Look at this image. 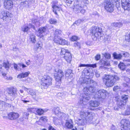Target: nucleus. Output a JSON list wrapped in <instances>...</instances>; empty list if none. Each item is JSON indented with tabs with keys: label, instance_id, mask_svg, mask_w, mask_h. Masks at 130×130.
<instances>
[{
	"label": "nucleus",
	"instance_id": "dca6fc26",
	"mask_svg": "<svg viewBox=\"0 0 130 130\" xmlns=\"http://www.w3.org/2000/svg\"><path fill=\"white\" fill-rule=\"evenodd\" d=\"M3 4L4 8L7 9L11 10L13 7V3L11 0H5Z\"/></svg>",
	"mask_w": 130,
	"mask_h": 130
},
{
	"label": "nucleus",
	"instance_id": "c756f323",
	"mask_svg": "<svg viewBox=\"0 0 130 130\" xmlns=\"http://www.w3.org/2000/svg\"><path fill=\"white\" fill-rule=\"evenodd\" d=\"M67 116V115L65 113L61 112L57 116L60 119L63 120L66 119Z\"/></svg>",
	"mask_w": 130,
	"mask_h": 130
},
{
	"label": "nucleus",
	"instance_id": "f8f14e48",
	"mask_svg": "<svg viewBox=\"0 0 130 130\" xmlns=\"http://www.w3.org/2000/svg\"><path fill=\"white\" fill-rule=\"evenodd\" d=\"M107 93V91L104 89L99 90L96 92L94 96L95 98L104 99Z\"/></svg>",
	"mask_w": 130,
	"mask_h": 130
},
{
	"label": "nucleus",
	"instance_id": "4c0bfd02",
	"mask_svg": "<svg viewBox=\"0 0 130 130\" xmlns=\"http://www.w3.org/2000/svg\"><path fill=\"white\" fill-rule=\"evenodd\" d=\"M119 68L121 70L124 71L125 68V65L122 63H120L118 65Z\"/></svg>",
	"mask_w": 130,
	"mask_h": 130
},
{
	"label": "nucleus",
	"instance_id": "69168bd1",
	"mask_svg": "<svg viewBox=\"0 0 130 130\" xmlns=\"http://www.w3.org/2000/svg\"><path fill=\"white\" fill-rule=\"evenodd\" d=\"M26 99V98H23L21 99V100L24 103H27L29 102V101H27L25 100V99Z\"/></svg>",
	"mask_w": 130,
	"mask_h": 130
},
{
	"label": "nucleus",
	"instance_id": "a211bd4d",
	"mask_svg": "<svg viewBox=\"0 0 130 130\" xmlns=\"http://www.w3.org/2000/svg\"><path fill=\"white\" fill-rule=\"evenodd\" d=\"M46 28V27H44L39 28L36 32L37 36L40 37H43L45 34Z\"/></svg>",
	"mask_w": 130,
	"mask_h": 130
},
{
	"label": "nucleus",
	"instance_id": "72a5a7b5",
	"mask_svg": "<svg viewBox=\"0 0 130 130\" xmlns=\"http://www.w3.org/2000/svg\"><path fill=\"white\" fill-rule=\"evenodd\" d=\"M61 33V30L58 29H56L54 33V37L56 36H59Z\"/></svg>",
	"mask_w": 130,
	"mask_h": 130
},
{
	"label": "nucleus",
	"instance_id": "c9c22d12",
	"mask_svg": "<svg viewBox=\"0 0 130 130\" xmlns=\"http://www.w3.org/2000/svg\"><path fill=\"white\" fill-rule=\"evenodd\" d=\"M3 66L7 70L9 69V62L8 61H6L3 62Z\"/></svg>",
	"mask_w": 130,
	"mask_h": 130
},
{
	"label": "nucleus",
	"instance_id": "bf43d9fd",
	"mask_svg": "<svg viewBox=\"0 0 130 130\" xmlns=\"http://www.w3.org/2000/svg\"><path fill=\"white\" fill-rule=\"evenodd\" d=\"M96 67V64H89L88 66V67H92L93 68H95Z\"/></svg>",
	"mask_w": 130,
	"mask_h": 130
},
{
	"label": "nucleus",
	"instance_id": "423d86ee",
	"mask_svg": "<svg viewBox=\"0 0 130 130\" xmlns=\"http://www.w3.org/2000/svg\"><path fill=\"white\" fill-rule=\"evenodd\" d=\"M7 91L8 96L11 100H13L14 99L17 98V90L16 88H7Z\"/></svg>",
	"mask_w": 130,
	"mask_h": 130
},
{
	"label": "nucleus",
	"instance_id": "c03bdc74",
	"mask_svg": "<svg viewBox=\"0 0 130 130\" xmlns=\"http://www.w3.org/2000/svg\"><path fill=\"white\" fill-rule=\"evenodd\" d=\"M80 43H79L78 42L76 41L75 42L74 44V46L78 48H80Z\"/></svg>",
	"mask_w": 130,
	"mask_h": 130
},
{
	"label": "nucleus",
	"instance_id": "6e6d98bb",
	"mask_svg": "<svg viewBox=\"0 0 130 130\" xmlns=\"http://www.w3.org/2000/svg\"><path fill=\"white\" fill-rule=\"evenodd\" d=\"M125 80L126 82V83L129 84L130 83V79L127 77H125Z\"/></svg>",
	"mask_w": 130,
	"mask_h": 130
},
{
	"label": "nucleus",
	"instance_id": "0eeeda50",
	"mask_svg": "<svg viewBox=\"0 0 130 130\" xmlns=\"http://www.w3.org/2000/svg\"><path fill=\"white\" fill-rule=\"evenodd\" d=\"M104 5L105 9L107 11L111 12L113 11L114 5L111 0L105 1Z\"/></svg>",
	"mask_w": 130,
	"mask_h": 130
},
{
	"label": "nucleus",
	"instance_id": "864d4df0",
	"mask_svg": "<svg viewBox=\"0 0 130 130\" xmlns=\"http://www.w3.org/2000/svg\"><path fill=\"white\" fill-rule=\"evenodd\" d=\"M125 40L127 42H130V32L129 34V36H126L125 37Z\"/></svg>",
	"mask_w": 130,
	"mask_h": 130
},
{
	"label": "nucleus",
	"instance_id": "2eb2a0df",
	"mask_svg": "<svg viewBox=\"0 0 130 130\" xmlns=\"http://www.w3.org/2000/svg\"><path fill=\"white\" fill-rule=\"evenodd\" d=\"M90 98L89 95H87L86 94H84L82 98L80 99L78 102V103L81 104L83 107L84 105H86V102L90 99Z\"/></svg>",
	"mask_w": 130,
	"mask_h": 130
},
{
	"label": "nucleus",
	"instance_id": "680f3d73",
	"mask_svg": "<svg viewBox=\"0 0 130 130\" xmlns=\"http://www.w3.org/2000/svg\"><path fill=\"white\" fill-rule=\"evenodd\" d=\"M120 89V87L118 86H116L114 87L113 90L114 91H116V90Z\"/></svg>",
	"mask_w": 130,
	"mask_h": 130
},
{
	"label": "nucleus",
	"instance_id": "9d476101",
	"mask_svg": "<svg viewBox=\"0 0 130 130\" xmlns=\"http://www.w3.org/2000/svg\"><path fill=\"white\" fill-rule=\"evenodd\" d=\"M121 123L122 128L121 130H130V121L128 120L123 119Z\"/></svg>",
	"mask_w": 130,
	"mask_h": 130
},
{
	"label": "nucleus",
	"instance_id": "473e14b6",
	"mask_svg": "<svg viewBox=\"0 0 130 130\" xmlns=\"http://www.w3.org/2000/svg\"><path fill=\"white\" fill-rule=\"evenodd\" d=\"M54 41L56 43L59 44L60 43V42L61 39V38L59 36H56L54 37Z\"/></svg>",
	"mask_w": 130,
	"mask_h": 130
},
{
	"label": "nucleus",
	"instance_id": "7c9ffc66",
	"mask_svg": "<svg viewBox=\"0 0 130 130\" xmlns=\"http://www.w3.org/2000/svg\"><path fill=\"white\" fill-rule=\"evenodd\" d=\"M29 94L33 96V98L35 99L36 96V93L35 91L32 89H30L29 90Z\"/></svg>",
	"mask_w": 130,
	"mask_h": 130
},
{
	"label": "nucleus",
	"instance_id": "9b49d317",
	"mask_svg": "<svg viewBox=\"0 0 130 130\" xmlns=\"http://www.w3.org/2000/svg\"><path fill=\"white\" fill-rule=\"evenodd\" d=\"M12 15L8 12H5L4 10H3L0 14V17L5 21L8 22L10 20Z\"/></svg>",
	"mask_w": 130,
	"mask_h": 130
},
{
	"label": "nucleus",
	"instance_id": "cd10ccee",
	"mask_svg": "<svg viewBox=\"0 0 130 130\" xmlns=\"http://www.w3.org/2000/svg\"><path fill=\"white\" fill-rule=\"evenodd\" d=\"M113 55L115 59H121L122 56L121 54H117L115 52L113 53Z\"/></svg>",
	"mask_w": 130,
	"mask_h": 130
},
{
	"label": "nucleus",
	"instance_id": "aec40b11",
	"mask_svg": "<svg viewBox=\"0 0 130 130\" xmlns=\"http://www.w3.org/2000/svg\"><path fill=\"white\" fill-rule=\"evenodd\" d=\"M19 116V115L14 112L10 113L8 114V118L10 120H13L16 119Z\"/></svg>",
	"mask_w": 130,
	"mask_h": 130
},
{
	"label": "nucleus",
	"instance_id": "79ce46f5",
	"mask_svg": "<svg viewBox=\"0 0 130 130\" xmlns=\"http://www.w3.org/2000/svg\"><path fill=\"white\" fill-rule=\"evenodd\" d=\"M61 40L59 44L62 45H64L67 44V41L64 39H63L62 38H61Z\"/></svg>",
	"mask_w": 130,
	"mask_h": 130
},
{
	"label": "nucleus",
	"instance_id": "7ed1b4c3",
	"mask_svg": "<svg viewBox=\"0 0 130 130\" xmlns=\"http://www.w3.org/2000/svg\"><path fill=\"white\" fill-rule=\"evenodd\" d=\"M102 29L97 26L92 27L90 30L91 34L92 35V38L94 40H97V38L101 37Z\"/></svg>",
	"mask_w": 130,
	"mask_h": 130
},
{
	"label": "nucleus",
	"instance_id": "5fc2aeb1",
	"mask_svg": "<svg viewBox=\"0 0 130 130\" xmlns=\"http://www.w3.org/2000/svg\"><path fill=\"white\" fill-rule=\"evenodd\" d=\"M84 21V20L83 19H79L75 22V24L77 25H78L81 23V22H83Z\"/></svg>",
	"mask_w": 130,
	"mask_h": 130
},
{
	"label": "nucleus",
	"instance_id": "58836bf2",
	"mask_svg": "<svg viewBox=\"0 0 130 130\" xmlns=\"http://www.w3.org/2000/svg\"><path fill=\"white\" fill-rule=\"evenodd\" d=\"M82 74H84V75L85 76H88L90 75L89 71L86 68L85 69L83 70Z\"/></svg>",
	"mask_w": 130,
	"mask_h": 130
},
{
	"label": "nucleus",
	"instance_id": "b1692460",
	"mask_svg": "<svg viewBox=\"0 0 130 130\" xmlns=\"http://www.w3.org/2000/svg\"><path fill=\"white\" fill-rule=\"evenodd\" d=\"M52 7L53 8V12L56 15H57V12L62 9L61 8L55 5H52Z\"/></svg>",
	"mask_w": 130,
	"mask_h": 130
},
{
	"label": "nucleus",
	"instance_id": "f03ea898",
	"mask_svg": "<svg viewBox=\"0 0 130 130\" xmlns=\"http://www.w3.org/2000/svg\"><path fill=\"white\" fill-rule=\"evenodd\" d=\"M103 83L108 87H112L116 80L120 79L117 75H105L102 78Z\"/></svg>",
	"mask_w": 130,
	"mask_h": 130
},
{
	"label": "nucleus",
	"instance_id": "49530a36",
	"mask_svg": "<svg viewBox=\"0 0 130 130\" xmlns=\"http://www.w3.org/2000/svg\"><path fill=\"white\" fill-rule=\"evenodd\" d=\"M124 63H125L126 65L128 66H130L129 64H130V59H128L126 60H125L124 61Z\"/></svg>",
	"mask_w": 130,
	"mask_h": 130
},
{
	"label": "nucleus",
	"instance_id": "20e7f679",
	"mask_svg": "<svg viewBox=\"0 0 130 130\" xmlns=\"http://www.w3.org/2000/svg\"><path fill=\"white\" fill-rule=\"evenodd\" d=\"M41 80V84L42 88L46 89L49 86L52 84L51 77L47 75H44Z\"/></svg>",
	"mask_w": 130,
	"mask_h": 130
},
{
	"label": "nucleus",
	"instance_id": "f704fd0d",
	"mask_svg": "<svg viewBox=\"0 0 130 130\" xmlns=\"http://www.w3.org/2000/svg\"><path fill=\"white\" fill-rule=\"evenodd\" d=\"M55 114L58 116L61 112L60 110L59 107H55L54 109Z\"/></svg>",
	"mask_w": 130,
	"mask_h": 130
},
{
	"label": "nucleus",
	"instance_id": "f257e3e1",
	"mask_svg": "<svg viewBox=\"0 0 130 130\" xmlns=\"http://www.w3.org/2000/svg\"><path fill=\"white\" fill-rule=\"evenodd\" d=\"M79 117L78 118L79 124L84 125L87 123L91 122L93 118L94 114L88 111H82L80 112Z\"/></svg>",
	"mask_w": 130,
	"mask_h": 130
},
{
	"label": "nucleus",
	"instance_id": "37998d69",
	"mask_svg": "<svg viewBox=\"0 0 130 130\" xmlns=\"http://www.w3.org/2000/svg\"><path fill=\"white\" fill-rule=\"evenodd\" d=\"M28 111L32 113H35L36 111V108H30L27 109Z\"/></svg>",
	"mask_w": 130,
	"mask_h": 130
},
{
	"label": "nucleus",
	"instance_id": "ea45409f",
	"mask_svg": "<svg viewBox=\"0 0 130 130\" xmlns=\"http://www.w3.org/2000/svg\"><path fill=\"white\" fill-rule=\"evenodd\" d=\"M49 22L51 24H55L57 23V21L56 19L53 18L50 19L49 20Z\"/></svg>",
	"mask_w": 130,
	"mask_h": 130
},
{
	"label": "nucleus",
	"instance_id": "6ab92c4d",
	"mask_svg": "<svg viewBox=\"0 0 130 130\" xmlns=\"http://www.w3.org/2000/svg\"><path fill=\"white\" fill-rule=\"evenodd\" d=\"M74 10L76 13H81L83 14L85 13V10L83 9V7L79 5H74L73 8Z\"/></svg>",
	"mask_w": 130,
	"mask_h": 130
},
{
	"label": "nucleus",
	"instance_id": "c85d7f7f",
	"mask_svg": "<svg viewBox=\"0 0 130 130\" xmlns=\"http://www.w3.org/2000/svg\"><path fill=\"white\" fill-rule=\"evenodd\" d=\"M29 113L26 112H24L23 115V118H20V120L21 121H23L25 119H28V116L29 115Z\"/></svg>",
	"mask_w": 130,
	"mask_h": 130
},
{
	"label": "nucleus",
	"instance_id": "393cba45",
	"mask_svg": "<svg viewBox=\"0 0 130 130\" xmlns=\"http://www.w3.org/2000/svg\"><path fill=\"white\" fill-rule=\"evenodd\" d=\"M66 126L69 128H71L73 127L72 120H66Z\"/></svg>",
	"mask_w": 130,
	"mask_h": 130
},
{
	"label": "nucleus",
	"instance_id": "de8ad7c7",
	"mask_svg": "<svg viewBox=\"0 0 130 130\" xmlns=\"http://www.w3.org/2000/svg\"><path fill=\"white\" fill-rule=\"evenodd\" d=\"M47 118L45 116H43L41 117L40 120L42 121L46 122L47 121Z\"/></svg>",
	"mask_w": 130,
	"mask_h": 130
},
{
	"label": "nucleus",
	"instance_id": "6e6552de",
	"mask_svg": "<svg viewBox=\"0 0 130 130\" xmlns=\"http://www.w3.org/2000/svg\"><path fill=\"white\" fill-rule=\"evenodd\" d=\"M61 55L64 56H63L64 57L65 59L69 63H70L72 60V56L70 52L68 50L65 49L64 48H62L60 53Z\"/></svg>",
	"mask_w": 130,
	"mask_h": 130
},
{
	"label": "nucleus",
	"instance_id": "e2e57ef3",
	"mask_svg": "<svg viewBox=\"0 0 130 130\" xmlns=\"http://www.w3.org/2000/svg\"><path fill=\"white\" fill-rule=\"evenodd\" d=\"M22 67V65L21 63H20L18 64V71H20L21 70V67Z\"/></svg>",
	"mask_w": 130,
	"mask_h": 130
},
{
	"label": "nucleus",
	"instance_id": "412c9836",
	"mask_svg": "<svg viewBox=\"0 0 130 130\" xmlns=\"http://www.w3.org/2000/svg\"><path fill=\"white\" fill-rule=\"evenodd\" d=\"M90 106L92 107H96L99 105L100 103L98 101H91L89 102Z\"/></svg>",
	"mask_w": 130,
	"mask_h": 130
},
{
	"label": "nucleus",
	"instance_id": "a18cd8bd",
	"mask_svg": "<svg viewBox=\"0 0 130 130\" xmlns=\"http://www.w3.org/2000/svg\"><path fill=\"white\" fill-rule=\"evenodd\" d=\"M124 114L125 115H130V108H127L126 111L124 112Z\"/></svg>",
	"mask_w": 130,
	"mask_h": 130
},
{
	"label": "nucleus",
	"instance_id": "0e129e2a",
	"mask_svg": "<svg viewBox=\"0 0 130 130\" xmlns=\"http://www.w3.org/2000/svg\"><path fill=\"white\" fill-rule=\"evenodd\" d=\"M105 62H106L105 60H101L100 63L102 65L105 66Z\"/></svg>",
	"mask_w": 130,
	"mask_h": 130
},
{
	"label": "nucleus",
	"instance_id": "052dcab7",
	"mask_svg": "<svg viewBox=\"0 0 130 130\" xmlns=\"http://www.w3.org/2000/svg\"><path fill=\"white\" fill-rule=\"evenodd\" d=\"M5 78L6 80H11L12 79V78L9 76H8L7 75L5 77Z\"/></svg>",
	"mask_w": 130,
	"mask_h": 130
},
{
	"label": "nucleus",
	"instance_id": "1a4fd4ad",
	"mask_svg": "<svg viewBox=\"0 0 130 130\" xmlns=\"http://www.w3.org/2000/svg\"><path fill=\"white\" fill-rule=\"evenodd\" d=\"M79 81H81L80 84L84 86H85L87 85H89L90 84L96 85H97L96 83L93 80H91L89 78H85L83 79L82 78H79Z\"/></svg>",
	"mask_w": 130,
	"mask_h": 130
},
{
	"label": "nucleus",
	"instance_id": "a19ab883",
	"mask_svg": "<svg viewBox=\"0 0 130 130\" xmlns=\"http://www.w3.org/2000/svg\"><path fill=\"white\" fill-rule=\"evenodd\" d=\"M53 121L54 124L56 125L58 124L59 123V119L57 118H54Z\"/></svg>",
	"mask_w": 130,
	"mask_h": 130
},
{
	"label": "nucleus",
	"instance_id": "e433bc0d",
	"mask_svg": "<svg viewBox=\"0 0 130 130\" xmlns=\"http://www.w3.org/2000/svg\"><path fill=\"white\" fill-rule=\"evenodd\" d=\"M36 112L39 115H41L43 113L44 111L41 108H36Z\"/></svg>",
	"mask_w": 130,
	"mask_h": 130
},
{
	"label": "nucleus",
	"instance_id": "09e8293b",
	"mask_svg": "<svg viewBox=\"0 0 130 130\" xmlns=\"http://www.w3.org/2000/svg\"><path fill=\"white\" fill-rule=\"evenodd\" d=\"M104 55L106 58L109 59L111 58L110 54L108 53H105L104 54Z\"/></svg>",
	"mask_w": 130,
	"mask_h": 130
},
{
	"label": "nucleus",
	"instance_id": "5701e85b",
	"mask_svg": "<svg viewBox=\"0 0 130 130\" xmlns=\"http://www.w3.org/2000/svg\"><path fill=\"white\" fill-rule=\"evenodd\" d=\"M29 72H23L19 74L17 76V78H21L28 76L30 74Z\"/></svg>",
	"mask_w": 130,
	"mask_h": 130
},
{
	"label": "nucleus",
	"instance_id": "13d9d810",
	"mask_svg": "<svg viewBox=\"0 0 130 130\" xmlns=\"http://www.w3.org/2000/svg\"><path fill=\"white\" fill-rule=\"evenodd\" d=\"M89 3V1L88 0H83V1L82 2V3L84 4L85 6H86V5L88 4Z\"/></svg>",
	"mask_w": 130,
	"mask_h": 130
},
{
	"label": "nucleus",
	"instance_id": "a878e982",
	"mask_svg": "<svg viewBox=\"0 0 130 130\" xmlns=\"http://www.w3.org/2000/svg\"><path fill=\"white\" fill-rule=\"evenodd\" d=\"M74 74L72 73L71 70L68 69L66 72L65 73V76L67 77L71 78L73 76Z\"/></svg>",
	"mask_w": 130,
	"mask_h": 130
},
{
	"label": "nucleus",
	"instance_id": "4be33fe9",
	"mask_svg": "<svg viewBox=\"0 0 130 130\" xmlns=\"http://www.w3.org/2000/svg\"><path fill=\"white\" fill-rule=\"evenodd\" d=\"M30 28H32L35 29L34 26L31 24H29L28 26H23L22 28V30L24 32H27L29 30Z\"/></svg>",
	"mask_w": 130,
	"mask_h": 130
},
{
	"label": "nucleus",
	"instance_id": "f3484780",
	"mask_svg": "<svg viewBox=\"0 0 130 130\" xmlns=\"http://www.w3.org/2000/svg\"><path fill=\"white\" fill-rule=\"evenodd\" d=\"M122 7L124 10L130 9V0H121Z\"/></svg>",
	"mask_w": 130,
	"mask_h": 130
},
{
	"label": "nucleus",
	"instance_id": "2f4dec72",
	"mask_svg": "<svg viewBox=\"0 0 130 130\" xmlns=\"http://www.w3.org/2000/svg\"><path fill=\"white\" fill-rule=\"evenodd\" d=\"M30 41L32 43H35L36 41L35 38V36L34 35L32 34H30Z\"/></svg>",
	"mask_w": 130,
	"mask_h": 130
},
{
	"label": "nucleus",
	"instance_id": "4d7b16f0",
	"mask_svg": "<svg viewBox=\"0 0 130 130\" xmlns=\"http://www.w3.org/2000/svg\"><path fill=\"white\" fill-rule=\"evenodd\" d=\"M101 58V55L100 54L97 55L95 57V59L96 60H99Z\"/></svg>",
	"mask_w": 130,
	"mask_h": 130
},
{
	"label": "nucleus",
	"instance_id": "4468645a",
	"mask_svg": "<svg viewBox=\"0 0 130 130\" xmlns=\"http://www.w3.org/2000/svg\"><path fill=\"white\" fill-rule=\"evenodd\" d=\"M95 88L93 86H91L89 88L87 86L84 88L83 90V91L85 92L84 94H86L87 95H89L90 97L91 93L94 92L95 90Z\"/></svg>",
	"mask_w": 130,
	"mask_h": 130
},
{
	"label": "nucleus",
	"instance_id": "bb28decb",
	"mask_svg": "<svg viewBox=\"0 0 130 130\" xmlns=\"http://www.w3.org/2000/svg\"><path fill=\"white\" fill-rule=\"evenodd\" d=\"M122 24L120 22L113 23L111 24V27H112L111 28H113L114 29V27L116 28L117 27H120L122 26Z\"/></svg>",
	"mask_w": 130,
	"mask_h": 130
},
{
	"label": "nucleus",
	"instance_id": "603ef678",
	"mask_svg": "<svg viewBox=\"0 0 130 130\" xmlns=\"http://www.w3.org/2000/svg\"><path fill=\"white\" fill-rule=\"evenodd\" d=\"M56 87L58 88L60 85L61 80L58 81H56Z\"/></svg>",
	"mask_w": 130,
	"mask_h": 130
},
{
	"label": "nucleus",
	"instance_id": "3c124183",
	"mask_svg": "<svg viewBox=\"0 0 130 130\" xmlns=\"http://www.w3.org/2000/svg\"><path fill=\"white\" fill-rule=\"evenodd\" d=\"M78 37H77L76 36H73L72 37L71 39V40L72 41H76Z\"/></svg>",
	"mask_w": 130,
	"mask_h": 130
},
{
	"label": "nucleus",
	"instance_id": "39448f33",
	"mask_svg": "<svg viewBox=\"0 0 130 130\" xmlns=\"http://www.w3.org/2000/svg\"><path fill=\"white\" fill-rule=\"evenodd\" d=\"M129 96L127 95H123L121 96V100H120L118 96L115 98V100L118 102V104L119 107L122 108L125 105L128 100Z\"/></svg>",
	"mask_w": 130,
	"mask_h": 130
},
{
	"label": "nucleus",
	"instance_id": "774afa93",
	"mask_svg": "<svg viewBox=\"0 0 130 130\" xmlns=\"http://www.w3.org/2000/svg\"><path fill=\"white\" fill-rule=\"evenodd\" d=\"M73 0H66V2L69 4V5L73 2Z\"/></svg>",
	"mask_w": 130,
	"mask_h": 130
},
{
	"label": "nucleus",
	"instance_id": "ddd939ff",
	"mask_svg": "<svg viewBox=\"0 0 130 130\" xmlns=\"http://www.w3.org/2000/svg\"><path fill=\"white\" fill-rule=\"evenodd\" d=\"M54 74L56 81L61 80L62 77L64 76L63 73L62 71L58 69L55 70Z\"/></svg>",
	"mask_w": 130,
	"mask_h": 130
},
{
	"label": "nucleus",
	"instance_id": "8fccbe9b",
	"mask_svg": "<svg viewBox=\"0 0 130 130\" xmlns=\"http://www.w3.org/2000/svg\"><path fill=\"white\" fill-rule=\"evenodd\" d=\"M58 96H60L61 98H60L59 99L61 98H64L65 97V95L63 93H59L58 94Z\"/></svg>",
	"mask_w": 130,
	"mask_h": 130
},
{
	"label": "nucleus",
	"instance_id": "338daca9",
	"mask_svg": "<svg viewBox=\"0 0 130 130\" xmlns=\"http://www.w3.org/2000/svg\"><path fill=\"white\" fill-rule=\"evenodd\" d=\"M123 55L125 57H128L129 56V54L127 52H125L123 54Z\"/></svg>",
	"mask_w": 130,
	"mask_h": 130
}]
</instances>
